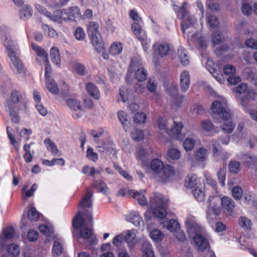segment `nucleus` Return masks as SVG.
I'll return each instance as SVG.
<instances>
[{
    "instance_id": "obj_40",
    "label": "nucleus",
    "mask_w": 257,
    "mask_h": 257,
    "mask_svg": "<svg viewBox=\"0 0 257 257\" xmlns=\"http://www.w3.org/2000/svg\"><path fill=\"white\" fill-rule=\"evenodd\" d=\"M142 22H134L132 25V30L134 34L138 37L142 36L143 34H146L145 32L142 29Z\"/></svg>"
},
{
    "instance_id": "obj_41",
    "label": "nucleus",
    "mask_w": 257,
    "mask_h": 257,
    "mask_svg": "<svg viewBox=\"0 0 257 257\" xmlns=\"http://www.w3.org/2000/svg\"><path fill=\"white\" fill-rule=\"evenodd\" d=\"M239 226L245 230L251 229L252 222L251 220L245 216H241L238 219Z\"/></svg>"
},
{
    "instance_id": "obj_49",
    "label": "nucleus",
    "mask_w": 257,
    "mask_h": 257,
    "mask_svg": "<svg viewBox=\"0 0 257 257\" xmlns=\"http://www.w3.org/2000/svg\"><path fill=\"white\" fill-rule=\"evenodd\" d=\"M151 153V151L148 152L142 148H139L136 155V157L138 160L144 161L145 158L148 157Z\"/></svg>"
},
{
    "instance_id": "obj_14",
    "label": "nucleus",
    "mask_w": 257,
    "mask_h": 257,
    "mask_svg": "<svg viewBox=\"0 0 257 257\" xmlns=\"http://www.w3.org/2000/svg\"><path fill=\"white\" fill-rule=\"evenodd\" d=\"M182 128L183 124L181 122L174 121L173 125L169 131V134L171 135L170 136L179 141H182L185 137L181 133Z\"/></svg>"
},
{
    "instance_id": "obj_31",
    "label": "nucleus",
    "mask_w": 257,
    "mask_h": 257,
    "mask_svg": "<svg viewBox=\"0 0 257 257\" xmlns=\"http://www.w3.org/2000/svg\"><path fill=\"white\" fill-rule=\"evenodd\" d=\"M130 194L138 201L141 205H146L147 203V200L143 194V191L140 192L137 191H132Z\"/></svg>"
},
{
    "instance_id": "obj_51",
    "label": "nucleus",
    "mask_w": 257,
    "mask_h": 257,
    "mask_svg": "<svg viewBox=\"0 0 257 257\" xmlns=\"http://www.w3.org/2000/svg\"><path fill=\"white\" fill-rule=\"evenodd\" d=\"M167 155L170 159L173 160H177L180 158L181 152L177 149L171 148L168 151Z\"/></svg>"
},
{
    "instance_id": "obj_23",
    "label": "nucleus",
    "mask_w": 257,
    "mask_h": 257,
    "mask_svg": "<svg viewBox=\"0 0 257 257\" xmlns=\"http://www.w3.org/2000/svg\"><path fill=\"white\" fill-rule=\"evenodd\" d=\"M126 219L128 221L132 222L136 226H141L144 225L142 218L137 212H131L126 216Z\"/></svg>"
},
{
    "instance_id": "obj_19",
    "label": "nucleus",
    "mask_w": 257,
    "mask_h": 257,
    "mask_svg": "<svg viewBox=\"0 0 257 257\" xmlns=\"http://www.w3.org/2000/svg\"><path fill=\"white\" fill-rule=\"evenodd\" d=\"M85 88L90 96L95 100H98L100 98V91L95 84L91 82H88L86 84Z\"/></svg>"
},
{
    "instance_id": "obj_35",
    "label": "nucleus",
    "mask_w": 257,
    "mask_h": 257,
    "mask_svg": "<svg viewBox=\"0 0 257 257\" xmlns=\"http://www.w3.org/2000/svg\"><path fill=\"white\" fill-rule=\"evenodd\" d=\"M50 58L52 62L60 66L61 64V58L59 53V51L58 49L53 47L50 50Z\"/></svg>"
},
{
    "instance_id": "obj_3",
    "label": "nucleus",
    "mask_w": 257,
    "mask_h": 257,
    "mask_svg": "<svg viewBox=\"0 0 257 257\" xmlns=\"http://www.w3.org/2000/svg\"><path fill=\"white\" fill-rule=\"evenodd\" d=\"M35 7L40 14L45 15L50 20L58 24L65 21H75L81 17L80 10L77 7H71L68 10H58L54 12L53 14L38 4H36Z\"/></svg>"
},
{
    "instance_id": "obj_38",
    "label": "nucleus",
    "mask_w": 257,
    "mask_h": 257,
    "mask_svg": "<svg viewBox=\"0 0 257 257\" xmlns=\"http://www.w3.org/2000/svg\"><path fill=\"white\" fill-rule=\"evenodd\" d=\"M143 257H155L152 245L148 242L145 241L143 244Z\"/></svg>"
},
{
    "instance_id": "obj_16",
    "label": "nucleus",
    "mask_w": 257,
    "mask_h": 257,
    "mask_svg": "<svg viewBox=\"0 0 257 257\" xmlns=\"http://www.w3.org/2000/svg\"><path fill=\"white\" fill-rule=\"evenodd\" d=\"M233 91L239 94L245 93L246 99L253 98L255 95L254 92L248 89L246 83H241L233 88Z\"/></svg>"
},
{
    "instance_id": "obj_10",
    "label": "nucleus",
    "mask_w": 257,
    "mask_h": 257,
    "mask_svg": "<svg viewBox=\"0 0 257 257\" xmlns=\"http://www.w3.org/2000/svg\"><path fill=\"white\" fill-rule=\"evenodd\" d=\"M15 230L12 226H8L4 230L0 238V252L1 254H4V249L7 248V240L13 238Z\"/></svg>"
},
{
    "instance_id": "obj_59",
    "label": "nucleus",
    "mask_w": 257,
    "mask_h": 257,
    "mask_svg": "<svg viewBox=\"0 0 257 257\" xmlns=\"http://www.w3.org/2000/svg\"><path fill=\"white\" fill-rule=\"evenodd\" d=\"M235 125L232 121H226L221 126L223 131L227 134H230L232 132Z\"/></svg>"
},
{
    "instance_id": "obj_32",
    "label": "nucleus",
    "mask_w": 257,
    "mask_h": 257,
    "mask_svg": "<svg viewBox=\"0 0 257 257\" xmlns=\"http://www.w3.org/2000/svg\"><path fill=\"white\" fill-rule=\"evenodd\" d=\"M33 14L32 8L27 5L24 6L20 10L19 16L21 19L23 20L30 18Z\"/></svg>"
},
{
    "instance_id": "obj_22",
    "label": "nucleus",
    "mask_w": 257,
    "mask_h": 257,
    "mask_svg": "<svg viewBox=\"0 0 257 257\" xmlns=\"http://www.w3.org/2000/svg\"><path fill=\"white\" fill-rule=\"evenodd\" d=\"M14 107L12 103H8L6 105V109L9 113L12 121L18 123L20 121V117L18 113L15 110Z\"/></svg>"
},
{
    "instance_id": "obj_33",
    "label": "nucleus",
    "mask_w": 257,
    "mask_h": 257,
    "mask_svg": "<svg viewBox=\"0 0 257 257\" xmlns=\"http://www.w3.org/2000/svg\"><path fill=\"white\" fill-rule=\"evenodd\" d=\"M202 128L205 132H208L211 135L216 133L214 124L209 120H204L201 122Z\"/></svg>"
},
{
    "instance_id": "obj_58",
    "label": "nucleus",
    "mask_w": 257,
    "mask_h": 257,
    "mask_svg": "<svg viewBox=\"0 0 257 257\" xmlns=\"http://www.w3.org/2000/svg\"><path fill=\"white\" fill-rule=\"evenodd\" d=\"M39 213L34 207H32L28 213V217L31 221H37L39 218Z\"/></svg>"
},
{
    "instance_id": "obj_64",
    "label": "nucleus",
    "mask_w": 257,
    "mask_h": 257,
    "mask_svg": "<svg viewBox=\"0 0 257 257\" xmlns=\"http://www.w3.org/2000/svg\"><path fill=\"white\" fill-rule=\"evenodd\" d=\"M207 22L210 27L212 28H215L219 25L218 20L215 16L213 15L208 17Z\"/></svg>"
},
{
    "instance_id": "obj_36",
    "label": "nucleus",
    "mask_w": 257,
    "mask_h": 257,
    "mask_svg": "<svg viewBox=\"0 0 257 257\" xmlns=\"http://www.w3.org/2000/svg\"><path fill=\"white\" fill-rule=\"evenodd\" d=\"M197 178L196 175L189 174L185 178V185L187 188H193L197 185Z\"/></svg>"
},
{
    "instance_id": "obj_53",
    "label": "nucleus",
    "mask_w": 257,
    "mask_h": 257,
    "mask_svg": "<svg viewBox=\"0 0 257 257\" xmlns=\"http://www.w3.org/2000/svg\"><path fill=\"white\" fill-rule=\"evenodd\" d=\"M183 101L184 97L182 95L177 94L172 98V105L176 107H180Z\"/></svg>"
},
{
    "instance_id": "obj_43",
    "label": "nucleus",
    "mask_w": 257,
    "mask_h": 257,
    "mask_svg": "<svg viewBox=\"0 0 257 257\" xmlns=\"http://www.w3.org/2000/svg\"><path fill=\"white\" fill-rule=\"evenodd\" d=\"M198 33H195L191 36V40L197 43L202 49L205 48L207 46V42L204 38L199 37Z\"/></svg>"
},
{
    "instance_id": "obj_39",
    "label": "nucleus",
    "mask_w": 257,
    "mask_h": 257,
    "mask_svg": "<svg viewBox=\"0 0 257 257\" xmlns=\"http://www.w3.org/2000/svg\"><path fill=\"white\" fill-rule=\"evenodd\" d=\"M122 51V44L118 42H114L109 49V53L112 55H119Z\"/></svg>"
},
{
    "instance_id": "obj_8",
    "label": "nucleus",
    "mask_w": 257,
    "mask_h": 257,
    "mask_svg": "<svg viewBox=\"0 0 257 257\" xmlns=\"http://www.w3.org/2000/svg\"><path fill=\"white\" fill-rule=\"evenodd\" d=\"M211 109L213 113L218 114L224 120H227L232 116L231 111L227 107L226 101L224 98L214 101L211 104Z\"/></svg>"
},
{
    "instance_id": "obj_2",
    "label": "nucleus",
    "mask_w": 257,
    "mask_h": 257,
    "mask_svg": "<svg viewBox=\"0 0 257 257\" xmlns=\"http://www.w3.org/2000/svg\"><path fill=\"white\" fill-rule=\"evenodd\" d=\"M87 220L82 216L81 211L78 210L72 220V225L74 228L73 232L74 236L80 243L86 246L97 242V239L92 235V228L89 226H85Z\"/></svg>"
},
{
    "instance_id": "obj_45",
    "label": "nucleus",
    "mask_w": 257,
    "mask_h": 257,
    "mask_svg": "<svg viewBox=\"0 0 257 257\" xmlns=\"http://www.w3.org/2000/svg\"><path fill=\"white\" fill-rule=\"evenodd\" d=\"M150 237L155 242L161 241L164 237V234L159 229H154L150 232Z\"/></svg>"
},
{
    "instance_id": "obj_1",
    "label": "nucleus",
    "mask_w": 257,
    "mask_h": 257,
    "mask_svg": "<svg viewBox=\"0 0 257 257\" xmlns=\"http://www.w3.org/2000/svg\"><path fill=\"white\" fill-rule=\"evenodd\" d=\"M0 37L6 47L8 56L10 59L9 65L11 69L16 75L25 73L24 66L17 55V44L12 39L11 37L8 34V29L5 27L1 28Z\"/></svg>"
},
{
    "instance_id": "obj_62",
    "label": "nucleus",
    "mask_w": 257,
    "mask_h": 257,
    "mask_svg": "<svg viewBox=\"0 0 257 257\" xmlns=\"http://www.w3.org/2000/svg\"><path fill=\"white\" fill-rule=\"evenodd\" d=\"M218 179L222 186L225 185V180L226 179V170L224 168L220 169L217 172Z\"/></svg>"
},
{
    "instance_id": "obj_37",
    "label": "nucleus",
    "mask_w": 257,
    "mask_h": 257,
    "mask_svg": "<svg viewBox=\"0 0 257 257\" xmlns=\"http://www.w3.org/2000/svg\"><path fill=\"white\" fill-rule=\"evenodd\" d=\"M23 99V95L22 93L16 90H14L11 92V101H8L7 104L8 103H12L16 107V104L20 102Z\"/></svg>"
},
{
    "instance_id": "obj_50",
    "label": "nucleus",
    "mask_w": 257,
    "mask_h": 257,
    "mask_svg": "<svg viewBox=\"0 0 257 257\" xmlns=\"http://www.w3.org/2000/svg\"><path fill=\"white\" fill-rule=\"evenodd\" d=\"M94 186L97 188L98 192H101L104 194H107L109 190L106 184L102 181L96 182L94 184Z\"/></svg>"
},
{
    "instance_id": "obj_61",
    "label": "nucleus",
    "mask_w": 257,
    "mask_h": 257,
    "mask_svg": "<svg viewBox=\"0 0 257 257\" xmlns=\"http://www.w3.org/2000/svg\"><path fill=\"white\" fill-rule=\"evenodd\" d=\"M113 167L117 171L119 174L122 176L124 178L128 181L132 180V176H131L126 171L123 170L117 164L114 163Z\"/></svg>"
},
{
    "instance_id": "obj_21",
    "label": "nucleus",
    "mask_w": 257,
    "mask_h": 257,
    "mask_svg": "<svg viewBox=\"0 0 257 257\" xmlns=\"http://www.w3.org/2000/svg\"><path fill=\"white\" fill-rule=\"evenodd\" d=\"M208 154V150L203 147H201L194 152V159L199 162H204L207 160Z\"/></svg>"
},
{
    "instance_id": "obj_47",
    "label": "nucleus",
    "mask_w": 257,
    "mask_h": 257,
    "mask_svg": "<svg viewBox=\"0 0 257 257\" xmlns=\"http://www.w3.org/2000/svg\"><path fill=\"white\" fill-rule=\"evenodd\" d=\"M158 127L162 133H165L169 135H171L169 134V130L168 128V123L166 120L163 118H159L158 119Z\"/></svg>"
},
{
    "instance_id": "obj_56",
    "label": "nucleus",
    "mask_w": 257,
    "mask_h": 257,
    "mask_svg": "<svg viewBox=\"0 0 257 257\" xmlns=\"http://www.w3.org/2000/svg\"><path fill=\"white\" fill-rule=\"evenodd\" d=\"M63 251V246L58 241L55 240L53 247V253L54 256H59Z\"/></svg>"
},
{
    "instance_id": "obj_6",
    "label": "nucleus",
    "mask_w": 257,
    "mask_h": 257,
    "mask_svg": "<svg viewBox=\"0 0 257 257\" xmlns=\"http://www.w3.org/2000/svg\"><path fill=\"white\" fill-rule=\"evenodd\" d=\"M92 196L93 192L90 190L87 192L84 197L79 202L78 207L81 208L83 210V213H82V216H84L86 219H88L90 222L89 225H91L93 222L92 220Z\"/></svg>"
},
{
    "instance_id": "obj_5",
    "label": "nucleus",
    "mask_w": 257,
    "mask_h": 257,
    "mask_svg": "<svg viewBox=\"0 0 257 257\" xmlns=\"http://www.w3.org/2000/svg\"><path fill=\"white\" fill-rule=\"evenodd\" d=\"M87 28L88 35L94 50L98 53L102 52L104 45L98 31V24L94 22H91L88 24Z\"/></svg>"
},
{
    "instance_id": "obj_55",
    "label": "nucleus",
    "mask_w": 257,
    "mask_h": 257,
    "mask_svg": "<svg viewBox=\"0 0 257 257\" xmlns=\"http://www.w3.org/2000/svg\"><path fill=\"white\" fill-rule=\"evenodd\" d=\"M131 136L132 139L137 142L142 140L144 137L143 132L140 129H134L131 133Z\"/></svg>"
},
{
    "instance_id": "obj_13",
    "label": "nucleus",
    "mask_w": 257,
    "mask_h": 257,
    "mask_svg": "<svg viewBox=\"0 0 257 257\" xmlns=\"http://www.w3.org/2000/svg\"><path fill=\"white\" fill-rule=\"evenodd\" d=\"M152 49L154 51L157 52L162 58L168 56L171 50L170 45L166 43H162L160 44L155 43L152 46Z\"/></svg>"
},
{
    "instance_id": "obj_29",
    "label": "nucleus",
    "mask_w": 257,
    "mask_h": 257,
    "mask_svg": "<svg viewBox=\"0 0 257 257\" xmlns=\"http://www.w3.org/2000/svg\"><path fill=\"white\" fill-rule=\"evenodd\" d=\"M239 158L247 166L254 165L257 163V157L254 155L241 154Z\"/></svg>"
},
{
    "instance_id": "obj_48",
    "label": "nucleus",
    "mask_w": 257,
    "mask_h": 257,
    "mask_svg": "<svg viewBox=\"0 0 257 257\" xmlns=\"http://www.w3.org/2000/svg\"><path fill=\"white\" fill-rule=\"evenodd\" d=\"M195 141L194 139L187 138L184 141L183 146L184 150L188 152L191 151L194 147Z\"/></svg>"
},
{
    "instance_id": "obj_63",
    "label": "nucleus",
    "mask_w": 257,
    "mask_h": 257,
    "mask_svg": "<svg viewBox=\"0 0 257 257\" xmlns=\"http://www.w3.org/2000/svg\"><path fill=\"white\" fill-rule=\"evenodd\" d=\"M232 194L236 200H239L242 195V191L241 187L236 186L232 189Z\"/></svg>"
},
{
    "instance_id": "obj_60",
    "label": "nucleus",
    "mask_w": 257,
    "mask_h": 257,
    "mask_svg": "<svg viewBox=\"0 0 257 257\" xmlns=\"http://www.w3.org/2000/svg\"><path fill=\"white\" fill-rule=\"evenodd\" d=\"M206 67L208 71L212 74L219 70L218 67L211 60H208L206 63Z\"/></svg>"
},
{
    "instance_id": "obj_18",
    "label": "nucleus",
    "mask_w": 257,
    "mask_h": 257,
    "mask_svg": "<svg viewBox=\"0 0 257 257\" xmlns=\"http://www.w3.org/2000/svg\"><path fill=\"white\" fill-rule=\"evenodd\" d=\"M180 86L182 91L186 92L189 88L190 84V77L189 73L183 71L180 76Z\"/></svg>"
},
{
    "instance_id": "obj_12",
    "label": "nucleus",
    "mask_w": 257,
    "mask_h": 257,
    "mask_svg": "<svg viewBox=\"0 0 257 257\" xmlns=\"http://www.w3.org/2000/svg\"><path fill=\"white\" fill-rule=\"evenodd\" d=\"M186 225L188 233L190 236L197 234H200L203 232L204 229L202 226L195 221L187 220Z\"/></svg>"
},
{
    "instance_id": "obj_26",
    "label": "nucleus",
    "mask_w": 257,
    "mask_h": 257,
    "mask_svg": "<svg viewBox=\"0 0 257 257\" xmlns=\"http://www.w3.org/2000/svg\"><path fill=\"white\" fill-rule=\"evenodd\" d=\"M136 234L135 230L134 229L129 230L126 233H123V239L128 246L133 247L135 244Z\"/></svg>"
},
{
    "instance_id": "obj_34",
    "label": "nucleus",
    "mask_w": 257,
    "mask_h": 257,
    "mask_svg": "<svg viewBox=\"0 0 257 257\" xmlns=\"http://www.w3.org/2000/svg\"><path fill=\"white\" fill-rule=\"evenodd\" d=\"M178 55L182 65L186 66L189 64V57L188 56L186 51L182 47L178 48Z\"/></svg>"
},
{
    "instance_id": "obj_25",
    "label": "nucleus",
    "mask_w": 257,
    "mask_h": 257,
    "mask_svg": "<svg viewBox=\"0 0 257 257\" xmlns=\"http://www.w3.org/2000/svg\"><path fill=\"white\" fill-rule=\"evenodd\" d=\"M6 247L4 249L3 253H5L7 257H10V255L13 257H16L20 253L19 247L15 243H12L9 246L6 245Z\"/></svg>"
},
{
    "instance_id": "obj_20",
    "label": "nucleus",
    "mask_w": 257,
    "mask_h": 257,
    "mask_svg": "<svg viewBox=\"0 0 257 257\" xmlns=\"http://www.w3.org/2000/svg\"><path fill=\"white\" fill-rule=\"evenodd\" d=\"M117 117L124 131L125 132L129 130L130 125V116L126 112L122 110H120L117 112Z\"/></svg>"
},
{
    "instance_id": "obj_11",
    "label": "nucleus",
    "mask_w": 257,
    "mask_h": 257,
    "mask_svg": "<svg viewBox=\"0 0 257 257\" xmlns=\"http://www.w3.org/2000/svg\"><path fill=\"white\" fill-rule=\"evenodd\" d=\"M175 170L174 168L170 165H165L158 178L162 182L166 183L169 179L174 176Z\"/></svg>"
},
{
    "instance_id": "obj_17",
    "label": "nucleus",
    "mask_w": 257,
    "mask_h": 257,
    "mask_svg": "<svg viewBox=\"0 0 257 257\" xmlns=\"http://www.w3.org/2000/svg\"><path fill=\"white\" fill-rule=\"evenodd\" d=\"M193 240L200 250L207 249L209 247L208 240L200 234H197L193 236Z\"/></svg>"
},
{
    "instance_id": "obj_9",
    "label": "nucleus",
    "mask_w": 257,
    "mask_h": 257,
    "mask_svg": "<svg viewBox=\"0 0 257 257\" xmlns=\"http://www.w3.org/2000/svg\"><path fill=\"white\" fill-rule=\"evenodd\" d=\"M187 3L185 2L183 3L181 9V14L182 17V23L181 24V30L183 34L186 29L193 26L196 20L194 17L190 16L187 9Z\"/></svg>"
},
{
    "instance_id": "obj_30",
    "label": "nucleus",
    "mask_w": 257,
    "mask_h": 257,
    "mask_svg": "<svg viewBox=\"0 0 257 257\" xmlns=\"http://www.w3.org/2000/svg\"><path fill=\"white\" fill-rule=\"evenodd\" d=\"M32 48L36 52L37 56L41 58L43 62L48 61V55L44 49L33 43H32Z\"/></svg>"
},
{
    "instance_id": "obj_24",
    "label": "nucleus",
    "mask_w": 257,
    "mask_h": 257,
    "mask_svg": "<svg viewBox=\"0 0 257 257\" xmlns=\"http://www.w3.org/2000/svg\"><path fill=\"white\" fill-rule=\"evenodd\" d=\"M164 165L160 160L155 159L151 161L150 167L155 175L159 177L160 173L161 172Z\"/></svg>"
},
{
    "instance_id": "obj_27",
    "label": "nucleus",
    "mask_w": 257,
    "mask_h": 257,
    "mask_svg": "<svg viewBox=\"0 0 257 257\" xmlns=\"http://www.w3.org/2000/svg\"><path fill=\"white\" fill-rule=\"evenodd\" d=\"M161 223L164 227H166L172 232L177 231L180 227L178 222L175 219H171L169 221L163 220Z\"/></svg>"
},
{
    "instance_id": "obj_54",
    "label": "nucleus",
    "mask_w": 257,
    "mask_h": 257,
    "mask_svg": "<svg viewBox=\"0 0 257 257\" xmlns=\"http://www.w3.org/2000/svg\"><path fill=\"white\" fill-rule=\"evenodd\" d=\"M229 171L234 174H237L240 169V164L236 161H231L228 165Z\"/></svg>"
},
{
    "instance_id": "obj_52",
    "label": "nucleus",
    "mask_w": 257,
    "mask_h": 257,
    "mask_svg": "<svg viewBox=\"0 0 257 257\" xmlns=\"http://www.w3.org/2000/svg\"><path fill=\"white\" fill-rule=\"evenodd\" d=\"M45 144L47 146L48 151H51L52 154L56 155L58 150L56 146L49 138H47L44 141Z\"/></svg>"
},
{
    "instance_id": "obj_44",
    "label": "nucleus",
    "mask_w": 257,
    "mask_h": 257,
    "mask_svg": "<svg viewBox=\"0 0 257 257\" xmlns=\"http://www.w3.org/2000/svg\"><path fill=\"white\" fill-rule=\"evenodd\" d=\"M204 190V188L203 187L197 188L193 190L192 194L197 201L201 202L204 200L205 195Z\"/></svg>"
},
{
    "instance_id": "obj_28",
    "label": "nucleus",
    "mask_w": 257,
    "mask_h": 257,
    "mask_svg": "<svg viewBox=\"0 0 257 257\" xmlns=\"http://www.w3.org/2000/svg\"><path fill=\"white\" fill-rule=\"evenodd\" d=\"M46 87L50 92L53 94H57L59 92V88L54 80L49 76L46 79Z\"/></svg>"
},
{
    "instance_id": "obj_46",
    "label": "nucleus",
    "mask_w": 257,
    "mask_h": 257,
    "mask_svg": "<svg viewBox=\"0 0 257 257\" xmlns=\"http://www.w3.org/2000/svg\"><path fill=\"white\" fill-rule=\"evenodd\" d=\"M148 73L143 67L138 68L135 75V78L139 81H144L147 78Z\"/></svg>"
},
{
    "instance_id": "obj_15",
    "label": "nucleus",
    "mask_w": 257,
    "mask_h": 257,
    "mask_svg": "<svg viewBox=\"0 0 257 257\" xmlns=\"http://www.w3.org/2000/svg\"><path fill=\"white\" fill-rule=\"evenodd\" d=\"M220 203L225 210L226 213L228 215H231L235 207L233 201L228 197H224L221 199L220 198Z\"/></svg>"
},
{
    "instance_id": "obj_57",
    "label": "nucleus",
    "mask_w": 257,
    "mask_h": 257,
    "mask_svg": "<svg viewBox=\"0 0 257 257\" xmlns=\"http://www.w3.org/2000/svg\"><path fill=\"white\" fill-rule=\"evenodd\" d=\"M147 115L143 112H137L134 117V121L140 124L145 123Z\"/></svg>"
},
{
    "instance_id": "obj_4",
    "label": "nucleus",
    "mask_w": 257,
    "mask_h": 257,
    "mask_svg": "<svg viewBox=\"0 0 257 257\" xmlns=\"http://www.w3.org/2000/svg\"><path fill=\"white\" fill-rule=\"evenodd\" d=\"M150 202L154 216L160 219L164 218L167 213V200L161 194L155 193L151 196Z\"/></svg>"
},
{
    "instance_id": "obj_7",
    "label": "nucleus",
    "mask_w": 257,
    "mask_h": 257,
    "mask_svg": "<svg viewBox=\"0 0 257 257\" xmlns=\"http://www.w3.org/2000/svg\"><path fill=\"white\" fill-rule=\"evenodd\" d=\"M220 198L219 196H210L207 201L208 206L206 210V218L213 220L219 216L221 211Z\"/></svg>"
},
{
    "instance_id": "obj_42",
    "label": "nucleus",
    "mask_w": 257,
    "mask_h": 257,
    "mask_svg": "<svg viewBox=\"0 0 257 257\" xmlns=\"http://www.w3.org/2000/svg\"><path fill=\"white\" fill-rule=\"evenodd\" d=\"M67 106L72 110L77 111L81 110V106L79 101L74 98H69L66 102Z\"/></svg>"
}]
</instances>
